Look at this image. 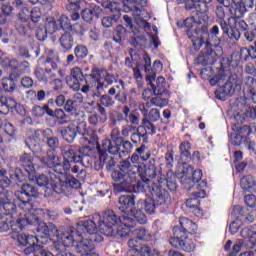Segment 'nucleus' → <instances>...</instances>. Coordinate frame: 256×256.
Instances as JSON below:
<instances>
[{
  "label": "nucleus",
  "mask_w": 256,
  "mask_h": 256,
  "mask_svg": "<svg viewBox=\"0 0 256 256\" xmlns=\"http://www.w3.org/2000/svg\"><path fill=\"white\" fill-rule=\"evenodd\" d=\"M36 183L39 187H45L46 191H49V187H51V178L45 174H41L36 177Z\"/></svg>",
  "instance_id": "obj_50"
},
{
  "label": "nucleus",
  "mask_w": 256,
  "mask_h": 256,
  "mask_svg": "<svg viewBox=\"0 0 256 256\" xmlns=\"http://www.w3.org/2000/svg\"><path fill=\"white\" fill-rule=\"evenodd\" d=\"M45 109H47V105L45 106H34L31 110L32 117H36V119H39L45 115Z\"/></svg>",
  "instance_id": "obj_55"
},
{
  "label": "nucleus",
  "mask_w": 256,
  "mask_h": 256,
  "mask_svg": "<svg viewBox=\"0 0 256 256\" xmlns=\"http://www.w3.org/2000/svg\"><path fill=\"white\" fill-rule=\"evenodd\" d=\"M155 97L151 98V103L155 107H167L169 105V99L165 97V94H154Z\"/></svg>",
  "instance_id": "obj_44"
},
{
  "label": "nucleus",
  "mask_w": 256,
  "mask_h": 256,
  "mask_svg": "<svg viewBox=\"0 0 256 256\" xmlns=\"http://www.w3.org/2000/svg\"><path fill=\"white\" fill-rule=\"evenodd\" d=\"M174 237L170 238V245L172 247H180L183 251L191 253L195 251V242L189 235H183V232L179 228L173 229Z\"/></svg>",
  "instance_id": "obj_12"
},
{
  "label": "nucleus",
  "mask_w": 256,
  "mask_h": 256,
  "mask_svg": "<svg viewBox=\"0 0 256 256\" xmlns=\"http://www.w3.org/2000/svg\"><path fill=\"white\" fill-rule=\"evenodd\" d=\"M64 181H67V189L68 191L70 189H79L81 187V183L79 182L78 179L72 177V178H66L65 176H63Z\"/></svg>",
  "instance_id": "obj_56"
},
{
  "label": "nucleus",
  "mask_w": 256,
  "mask_h": 256,
  "mask_svg": "<svg viewBox=\"0 0 256 256\" xmlns=\"http://www.w3.org/2000/svg\"><path fill=\"white\" fill-rule=\"evenodd\" d=\"M59 43L64 51H71L73 49V45H75V39L71 33L65 32L59 38Z\"/></svg>",
  "instance_id": "obj_36"
},
{
  "label": "nucleus",
  "mask_w": 256,
  "mask_h": 256,
  "mask_svg": "<svg viewBox=\"0 0 256 256\" xmlns=\"http://www.w3.org/2000/svg\"><path fill=\"white\" fill-rule=\"evenodd\" d=\"M25 143L30 151H37V149H39V142H37L35 138L30 137L26 139Z\"/></svg>",
  "instance_id": "obj_64"
},
{
  "label": "nucleus",
  "mask_w": 256,
  "mask_h": 256,
  "mask_svg": "<svg viewBox=\"0 0 256 256\" xmlns=\"http://www.w3.org/2000/svg\"><path fill=\"white\" fill-rule=\"evenodd\" d=\"M78 155H80L81 157V161L80 163H83L85 161V159L88 161H91V155H93V149H91V147L89 146H83L82 148H79L78 150Z\"/></svg>",
  "instance_id": "obj_48"
},
{
  "label": "nucleus",
  "mask_w": 256,
  "mask_h": 256,
  "mask_svg": "<svg viewBox=\"0 0 256 256\" xmlns=\"http://www.w3.org/2000/svg\"><path fill=\"white\" fill-rule=\"evenodd\" d=\"M81 127L79 124L70 123L67 127H64L61 131V135L64 141L67 143H73L75 141V137H77V133H80Z\"/></svg>",
  "instance_id": "obj_20"
},
{
  "label": "nucleus",
  "mask_w": 256,
  "mask_h": 256,
  "mask_svg": "<svg viewBox=\"0 0 256 256\" xmlns=\"http://www.w3.org/2000/svg\"><path fill=\"white\" fill-rule=\"evenodd\" d=\"M154 202H156V205H171V195H169V192L165 189L157 188L156 191H154V194H152Z\"/></svg>",
  "instance_id": "obj_25"
},
{
  "label": "nucleus",
  "mask_w": 256,
  "mask_h": 256,
  "mask_svg": "<svg viewBox=\"0 0 256 256\" xmlns=\"http://www.w3.org/2000/svg\"><path fill=\"white\" fill-rule=\"evenodd\" d=\"M140 255L141 256H160L159 252L151 249L149 246H142L140 248Z\"/></svg>",
  "instance_id": "obj_62"
},
{
  "label": "nucleus",
  "mask_w": 256,
  "mask_h": 256,
  "mask_svg": "<svg viewBox=\"0 0 256 256\" xmlns=\"http://www.w3.org/2000/svg\"><path fill=\"white\" fill-rule=\"evenodd\" d=\"M12 239L17 241L18 247H26L24 249L25 255H31L33 253L34 256H53V253L45 250L43 246L37 245L39 240L33 235L29 236L19 232L12 234Z\"/></svg>",
  "instance_id": "obj_6"
},
{
  "label": "nucleus",
  "mask_w": 256,
  "mask_h": 256,
  "mask_svg": "<svg viewBox=\"0 0 256 256\" xmlns=\"http://www.w3.org/2000/svg\"><path fill=\"white\" fill-rule=\"evenodd\" d=\"M75 102L71 99H68L66 103L64 104V109L66 113H70L72 117H74V121H78L79 123L83 122V119L85 117L84 112L77 111V108H75Z\"/></svg>",
  "instance_id": "obj_28"
},
{
  "label": "nucleus",
  "mask_w": 256,
  "mask_h": 256,
  "mask_svg": "<svg viewBox=\"0 0 256 256\" xmlns=\"http://www.w3.org/2000/svg\"><path fill=\"white\" fill-rule=\"evenodd\" d=\"M254 83L255 79L252 76H247L244 79V91H246V93H249L250 99L253 101V103H256V91L255 88L253 87Z\"/></svg>",
  "instance_id": "obj_39"
},
{
  "label": "nucleus",
  "mask_w": 256,
  "mask_h": 256,
  "mask_svg": "<svg viewBox=\"0 0 256 256\" xmlns=\"http://www.w3.org/2000/svg\"><path fill=\"white\" fill-rule=\"evenodd\" d=\"M179 223L180 225L175 226L174 229H179L182 235H194V233H197V224L189 220V218L182 217Z\"/></svg>",
  "instance_id": "obj_21"
},
{
  "label": "nucleus",
  "mask_w": 256,
  "mask_h": 256,
  "mask_svg": "<svg viewBox=\"0 0 256 256\" xmlns=\"http://www.w3.org/2000/svg\"><path fill=\"white\" fill-rule=\"evenodd\" d=\"M161 119L159 109L153 108L149 112H144V119L142 121H149L150 123H157Z\"/></svg>",
  "instance_id": "obj_42"
},
{
  "label": "nucleus",
  "mask_w": 256,
  "mask_h": 256,
  "mask_svg": "<svg viewBox=\"0 0 256 256\" xmlns=\"http://www.w3.org/2000/svg\"><path fill=\"white\" fill-rule=\"evenodd\" d=\"M44 167L52 169L57 175H65L69 171V163H63L61 157L55 155L53 151H48L47 155L41 158Z\"/></svg>",
  "instance_id": "obj_10"
},
{
  "label": "nucleus",
  "mask_w": 256,
  "mask_h": 256,
  "mask_svg": "<svg viewBox=\"0 0 256 256\" xmlns=\"http://www.w3.org/2000/svg\"><path fill=\"white\" fill-rule=\"evenodd\" d=\"M4 214L7 217H10V229L12 230L13 235H17V233H21L27 225H33V223H37V216L31 213V210H17V205L14 203L5 204L4 206Z\"/></svg>",
  "instance_id": "obj_5"
},
{
  "label": "nucleus",
  "mask_w": 256,
  "mask_h": 256,
  "mask_svg": "<svg viewBox=\"0 0 256 256\" xmlns=\"http://www.w3.org/2000/svg\"><path fill=\"white\" fill-rule=\"evenodd\" d=\"M66 118L67 114H65V111H63V109H56L54 111V119H57L60 125H65V123H67V121L65 120Z\"/></svg>",
  "instance_id": "obj_59"
},
{
  "label": "nucleus",
  "mask_w": 256,
  "mask_h": 256,
  "mask_svg": "<svg viewBox=\"0 0 256 256\" xmlns=\"http://www.w3.org/2000/svg\"><path fill=\"white\" fill-rule=\"evenodd\" d=\"M142 137H147V133L142 134L139 131V128H136L134 132H132L130 140L132 141V143H134V145H139V143H141Z\"/></svg>",
  "instance_id": "obj_54"
},
{
  "label": "nucleus",
  "mask_w": 256,
  "mask_h": 256,
  "mask_svg": "<svg viewBox=\"0 0 256 256\" xmlns=\"http://www.w3.org/2000/svg\"><path fill=\"white\" fill-rule=\"evenodd\" d=\"M137 129V127L133 125H124L121 129V135L124 139H127V137H131L133 135V132Z\"/></svg>",
  "instance_id": "obj_58"
},
{
  "label": "nucleus",
  "mask_w": 256,
  "mask_h": 256,
  "mask_svg": "<svg viewBox=\"0 0 256 256\" xmlns=\"http://www.w3.org/2000/svg\"><path fill=\"white\" fill-rule=\"evenodd\" d=\"M139 156L142 159V161H147L149 157H151V152L149 151V148L145 145H141L139 148L136 149V153H134L131 156V161L133 165H139L137 162L139 161Z\"/></svg>",
  "instance_id": "obj_32"
},
{
  "label": "nucleus",
  "mask_w": 256,
  "mask_h": 256,
  "mask_svg": "<svg viewBox=\"0 0 256 256\" xmlns=\"http://www.w3.org/2000/svg\"><path fill=\"white\" fill-rule=\"evenodd\" d=\"M42 59H45V67H51L53 71H57L58 65L61 63L59 53L50 48H45L44 55L40 58V61H42Z\"/></svg>",
  "instance_id": "obj_16"
},
{
  "label": "nucleus",
  "mask_w": 256,
  "mask_h": 256,
  "mask_svg": "<svg viewBox=\"0 0 256 256\" xmlns=\"http://www.w3.org/2000/svg\"><path fill=\"white\" fill-rule=\"evenodd\" d=\"M103 167H106L107 171H111V169L115 167V160H113V157L111 156L105 157L101 155L99 159V167H97V164H96V169H103Z\"/></svg>",
  "instance_id": "obj_41"
},
{
  "label": "nucleus",
  "mask_w": 256,
  "mask_h": 256,
  "mask_svg": "<svg viewBox=\"0 0 256 256\" xmlns=\"http://www.w3.org/2000/svg\"><path fill=\"white\" fill-rule=\"evenodd\" d=\"M194 13H196V15H193L192 17L187 18L184 21V25L188 29H191L192 27H195V24L201 25L205 21V17H206L205 14L207 12H203L202 15H201V12H199L195 9Z\"/></svg>",
  "instance_id": "obj_33"
},
{
  "label": "nucleus",
  "mask_w": 256,
  "mask_h": 256,
  "mask_svg": "<svg viewBox=\"0 0 256 256\" xmlns=\"http://www.w3.org/2000/svg\"><path fill=\"white\" fill-rule=\"evenodd\" d=\"M205 190L200 189L196 192H193L189 199L186 200V207L193 211L199 208L200 201L199 199H205Z\"/></svg>",
  "instance_id": "obj_24"
},
{
  "label": "nucleus",
  "mask_w": 256,
  "mask_h": 256,
  "mask_svg": "<svg viewBox=\"0 0 256 256\" xmlns=\"http://www.w3.org/2000/svg\"><path fill=\"white\" fill-rule=\"evenodd\" d=\"M91 251H95L93 238H83V235L80 234V238L76 241V252L85 255V253H91Z\"/></svg>",
  "instance_id": "obj_18"
},
{
  "label": "nucleus",
  "mask_w": 256,
  "mask_h": 256,
  "mask_svg": "<svg viewBox=\"0 0 256 256\" xmlns=\"http://www.w3.org/2000/svg\"><path fill=\"white\" fill-rule=\"evenodd\" d=\"M137 175H148L150 177H155V168H152V173L149 174L145 170V164L140 163L138 165L131 164L129 160H123L120 162V170H115L112 172V179L117 184L120 191H127L131 183L137 181Z\"/></svg>",
  "instance_id": "obj_4"
},
{
  "label": "nucleus",
  "mask_w": 256,
  "mask_h": 256,
  "mask_svg": "<svg viewBox=\"0 0 256 256\" xmlns=\"http://www.w3.org/2000/svg\"><path fill=\"white\" fill-rule=\"evenodd\" d=\"M186 171L192 173V181L194 183H199L203 179V172L201 170H194L192 166H187Z\"/></svg>",
  "instance_id": "obj_53"
},
{
  "label": "nucleus",
  "mask_w": 256,
  "mask_h": 256,
  "mask_svg": "<svg viewBox=\"0 0 256 256\" xmlns=\"http://www.w3.org/2000/svg\"><path fill=\"white\" fill-rule=\"evenodd\" d=\"M0 183L3 188L11 185V179L7 177V171L5 169H0Z\"/></svg>",
  "instance_id": "obj_61"
},
{
  "label": "nucleus",
  "mask_w": 256,
  "mask_h": 256,
  "mask_svg": "<svg viewBox=\"0 0 256 256\" xmlns=\"http://www.w3.org/2000/svg\"><path fill=\"white\" fill-rule=\"evenodd\" d=\"M45 17V11L39 7H35L30 11V18L32 23H41Z\"/></svg>",
  "instance_id": "obj_43"
},
{
  "label": "nucleus",
  "mask_w": 256,
  "mask_h": 256,
  "mask_svg": "<svg viewBox=\"0 0 256 256\" xmlns=\"http://www.w3.org/2000/svg\"><path fill=\"white\" fill-rule=\"evenodd\" d=\"M180 155L183 158H186V161L187 159H191V143L189 142H182L180 144Z\"/></svg>",
  "instance_id": "obj_51"
},
{
  "label": "nucleus",
  "mask_w": 256,
  "mask_h": 256,
  "mask_svg": "<svg viewBox=\"0 0 256 256\" xmlns=\"http://www.w3.org/2000/svg\"><path fill=\"white\" fill-rule=\"evenodd\" d=\"M241 79L237 78V75H231L227 82L215 91L216 99L225 101L227 95H235V93H241Z\"/></svg>",
  "instance_id": "obj_11"
},
{
  "label": "nucleus",
  "mask_w": 256,
  "mask_h": 256,
  "mask_svg": "<svg viewBox=\"0 0 256 256\" xmlns=\"http://www.w3.org/2000/svg\"><path fill=\"white\" fill-rule=\"evenodd\" d=\"M219 25L224 33V35H228L230 39H234L235 41H239L241 39V32L237 28H233V24L237 23L235 18L230 17L228 21L225 19L220 20Z\"/></svg>",
  "instance_id": "obj_14"
},
{
  "label": "nucleus",
  "mask_w": 256,
  "mask_h": 256,
  "mask_svg": "<svg viewBox=\"0 0 256 256\" xmlns=\"http://www.w3.org/2000/svg\"><path fill=\"white\" fill-rule=\"evenodd\" d=\"M34 75L38 81H43V83H49L51 79H55L57 77V74L51 70V67H46L45 71L42 69H36Z\"/></svg>",
  "instance_id": "obj_29"
},
{
  "label": "nucleus",
  "mask_w": 256,
  "mask_h": 256,
  "mask_svg": "<svg viewBox=\"0 0 256 256\" xmlns=\"http://www.w3.org/2000/svg\"><path fill=\"white\" fill-rule=\"evenodd\" d=\"M108 95H115L116 101H119V103H122L123 105L127 103V94H125V86L123 85V81L112 86L108 90Z\"/></svg>",
  "instance_id": "obj_22"
},
{
  "label": "nucleus",
  "mask_w": 256,
  "mask_h": 256,
  "mask_svg": "<svg viewBox=\"0 0 256 256\" xmlns=\"http://www.w3.org/2000/svg\"><path fill=\"white\" fill-rule=\"evenodd\" d=\"M223 55V49L219 46H211L210 43L205 44V48L202 55L195 59V65H202L207 67V65H215L217 59Z\"/></svg>",
  "instance_id": "obj_8"
},
{
  "label": "nucleus",
  "mask_w": 256,
  "mask_h": 256,
  "mask_svg": "<svg viewBox=\"0 0 256 256\" xmlns=\"http://www.w3.org/2000/svg\"><path fill=\"white\" fill-rule=\"evenodd\" d=\"M63 157L62 163H68L69 169H71V163H81V155L77 154V148L74 146L69 147L63 153Z\"/></svg>",
  "instance_id": "obj_26"
},
{
  "label": "nucleus",
  "mask_w": 256,
  "mask_h": 256,
  "mask_svg": "<svg viewBox=\"0 0 256 256\" xmlns=\"http://www.w3.org/2000/svg\"><path fill=\"white\" fill-rule=\"evenodd\" d=\"M84 235H95L97 233V224L93 220L80 221L77 225V230L73 228L68 229H57L56 237L57 241L61 244L56 245V251H58V255H65L66 247H73L75 243H77L78 239H81V234Z\"/></svg>",
  "instance_id": "obj_3"
},
{
  "label": "nucleus",
  "mask_w": 256,
  "mask_h": 256,
  "mask_svg": "<svg viewBox=\"0 0 256 256\" xmlns=\"http://www.w3.org/2000/svg\"><path fill=\"white\" fill-rule=\"evenodd\" d=\"M57 21L63 31H69L71 29V20H69V17L61 15L58 17Z\"/></svg>",
  "instance_id": "obj_52"
},
{
  "label": "nucleus",
  "mask_w": 256,
  "mask_h": 256,
  "mask_svg": "<svg viewBox=\"0 0 256 256\" xmlns=\"http://www.w3.org/2000/svg\"><path fill=\"white\" fill-rule=\"evenodd\" d=\"M112 79V75L99 70V68H94L90 74L84 75L83 70L76 66L70 70V75L66 77V84L72 91L88 93L92 90L93 97H100L109 85H113Z\"/></svg>",
  "instance_id": "obj_1"
},
{
  "label": "nucleus",
  "mask_w": 256,
  "mask_h": 256,
  "mask_svg": "<svg viewBox=\"0 0 256 256\" xmlns=\"http://www.w3.org/2000/svg\"><path fill=\"white\" fill-rule=\"evenodd\" d=\"M110 137L112 140L105 139L102 141V151H108L110 155H117V153H119V149H121L119 144H117V141H123V138L121 137V130L117 127L113 128L110 133Z\"/></svg>",
  "instance_id": "obj_13"
},
{
  "label": "nucleus",
  "mask_w": 256,
  "mask_h": 256,
  "mask_svg": "<svg viewBox=\"0 0 256 256\" xmlns=\"http://www.w3.org/2000/svg\"><path fill=\"white\" fill-rule=\"evenodd\" d=\"M101 15V7L94 6L93 8H85L82 11V19L87 23L93 21V17H99Z\"/></svg>",
  "instance_id": "obj_37"
},
{
  "label": "nucleus",
  "mask_w": 256,
  "mask_h": 256,
  "mask_svg": "<svg viewBox=\"0 0 256 256\" xmlns=\"http://www.w3.org/2000/svg\"><path fill=\"white\" fill-rule=\"evenodd\" d=\"M38 233H42L45 237H55V234L57 233V226L53 223H47L45 222H40L38 224L37 228Z\"/></svg>",
  "instance_id": "obj_34"
},
{
  "label": "nucleus",
  "mask_w": 256,
  "mask_h": 256,
  "mask_svg": "<svg viewBox=\"0 0 256 256\" xmlns=\"http://www.w3.org/2000/svg\"><path fill=\"white\" fill-rule=\"evenodd\" d=\"M127 216L117 217L113 210H107L102 215L95 214L94 221L98 223V231L106 237H127L133 225Z\"/></svg>",
  "instance_id": "obj_2"
},
{
  "label": "nucleus",
  "mask_w": 256,
  "mask_h": 256,
  "mask_svg": "<svg viewBox=\"0 0 256 256\" xmlns=\"http://www.w3.org/2000/svg\"><path fill=\"white\" fill-rule=\"evenodd\" d=\"M20 163L25 171L28 173L29 177L35 176V166L33 165V157L29 154H23L20 157Z\"/></svg>",
  "instance_id": "obj_30"
},
{
  "label": "nucleus",
  "mask_w": 256,
  "mask_h": 256,
  "mask_svg": "<svg viewBox=\"0 0 256 256\" xmlns=\"http://www.w3.org/2000/svg\"><path fill=\"white\" fill-rule=\"evenodd\" d=\"M125 35H127V30L125 27L121 25L117 26L113 37L115 43H121V41L125 40Z\"/></svg>",
  "instance_id": "obj_49"
},
{
  "label": "nucleus",
  "mask_w": 256,
  "mask_h": 256,
  "mask_svg": "<svg viewBox=\"0 0 256 256\" xmlns=\"http://www.w3.org/2000/svg\"><path fill=\"white\" fill-rule=\"evenodd\" d=\"M240 235L241 237H243V239H247V240L234 244L228 256L239 255L241 251V247H245V249H256V231L255 230L251 229L250 227H246L241 230Z\"/></svg>",
  "instance_id": "obj_9"
},
{
  "label": "nucleus",
  "mask_w": 256,
  "mask_h": 256,
  "mask_svg": "<svg viewBox=\"0 0 256 256\" xmlns=\"http://www.w3.org/2000/svg\"><path fill=\"white\" fill-rule=\"evenodd\" d=\"M142 123L146 133H149V135H155V133H157V129L155 128V125H153V122L142 120Z\"/></svg>",
  "instance_id": "obj_63"
},
{
  "label": "nucleus",
  "mask_w": 256,
  "mask_h": 256,
  "mask_svg": "<svg viewBox=\"0 0 256 256\" xmlns=\"http://www.w3.org/2000/svg\"><path fill=\"white\" fill-rule=\"evenodd\" d=\"M240 185L244 191H250V189H255L256 179L251 175L244 176L240 180Z\"/></svg>",
  "instance_id": "obj_40"
},
{
  "label": "nucleus",
  "mask_w": 256,
  "mask_h": 256,
  "mask_svg": "<svg viewBox=\"0 0 256 256\" xmlns=\"http://www.w3.org/2000/svg\"><path fill=\"white\" fill-rule=\"evenodd\" d=\"M100 105H103V107H113L115 100L111 96L104 94L100 97Z\"/></svg>",
  "instance_id": "obj_60"
},
{
  "label": "nucleus",
  "mask_w": 256,
  "mask_h": 256,
  "mask_svg": "<svg viewBox=\"0 0 256 256\" xmlns=\"http://www.w3.org/2000/svg\"><path fill=\"white\" fill-rule=\"evenodd\" d=\"M141 207L133 208L131 212L129 213V223L132 225H135V223H140V225H144V223H147V216H145V213L141 210Z\"/></svg>",
  "instance_id": "obj_27"
},
{
  "label": "nucleus",
  "mask_w": 256,
  "mask_h": 256,
  "mask_svg": "<svg viewBox=\"0 0 256 256\" xmlns=\"http://www.w3.org/2000/svg\"><path fill=\"white\" fill-rule=\"evenodd\" d=\"M137 207L144 209L148 215H153V213H155V209H157V203L153 198H147L146 200H139L137 202Z\"/></svg>",
  "instance_id": "obj_35"
},
{
  "label": "nucleus",
  "mask_w": 256,
  "mask_h": 256,
  "mask_svg": "<svg viewBox=\"0 0 256 256\" xmlns=\"http://www.w3.org/2000/svg\"><path fill=\"white\" fill-rule=\"evenodd\" d=\"M133 207H135V196L124 195L119 197L117 208L124 214L123 217L128 216Z\"/></svg>",
  "instance_id": "obj_17"
},
{
  "label": "nucleus",
  "mask_w": 256,
  "mask_h": 256,
  "mask_svg": "<svg viewBox=\"0 0 256 256\" xmlns=\"http://www.w3.org/2000/svg\"><path fill=\"white\" fill-rule=\"evenodd\" d=\"M241 55H245V57H250L251 59H256V42H254V46L241 49Z\"/></svg>",
  "instance_id": "obj_57"
},
{
  "label": "nucleus",
  "mask_w": 256,
  "mask_h": 256,
  "mask_svg": "<svg viewBox=\"0 0 256 256\" xmlns=\"http://www.w3.org/2000/svg\"><path fill=\"white\" fill-rule=\"evenodd\" d=\"M178 5L185 4L186 9L188 11H191V9H195L200 13V15H203V13H207L209 11V3H211L212 0H176Z\"/></svg>",
  "instance_id": "obj_15"
},
{
  "label": "nucleus",
  "mask_w": 256,
  "mask_h": 256,
  "mask_svg": "<svg viewBox=\"0 0 256 256\" xmlns=\"http://www.w3.org/2000/svg\"><path fill=\"white\" fill-rule=\"evenodd\" d=\"M74 55L77 60H83L89 55V50L85 45L80 44L74 48Z\"/></svg>",
  "instance_id": "obj_47"
},
{
  "label": "nucleus",
  "mask_w": 256,
  "mask_h": 256,
  "mask_svg": "<svg viewBox=\"0 0 256 256\" xmlns=\"http://www.w3.org/2000/svg\"><path fill=\"white\" fill-rule=\"evenodd\" d=\"M14 196V205L19 201V209H23L24 211H31L32 206L31 202H29V198L33 197L37 199L39 197V191L37 188L31 184H23L21 186V190L13 193Z\"/></svg>",
  "instance_id": "obj_7"
},
{
  "label": "nucleus",
  "mask_w": 256,
  "mask_h": 256,
  "mask_svg": "<svg viewBox=\"0 0 256 256\" xmlns=\"http://www.w3.org/2000/svg\"><path fill=\"white\" fill-rule=\"evenodd\" d=\"M59 29V25L57 24V21L55 18H47L46 24H45V30L48 35H53V33H56Z\"/></svg>",
  "instance_id": "obj_45"
},
{
  "label": "nucleus",
  "mask_w": 256,
  "mask_h": 256,
  "mask_svg": "<svg viewBox=\"0 0 256 256\" xmlns=\"http://www.w3.org/2000/svg\"><path fill=\"white\" fill-rule=\"evenodd\" d=\"M163 71V63L160 60H156L153 63V67L150 69V73L146 74L147 83H153L155 78L157 77V73H161Z\"/></svg>",
  "instance_id": "obj_38"
},
{
  "label": "nucleus",
  "mask_w": 256,
  "mask_h": 256,
  "mask_svg": "<svg viewBox=\"0 0 256 256\" xmlns=\"http://www.w3.org/2000/svg\"><path fill=\"white\" fill-rule=\"evenodd\" d=\"M148 85L154 89V95H165L167 93V81L163 76H159L156 79V84L148 82Z\"/></svg>",
  "instance_id": "obj_31"
},
{
  "label": "nucleus",
  "mask_w": 256,
  "mask_h": 256,
  "mask_svg": "<svg viewBox=\"0 0 256 256\" xmlns=\"http://www.w3.org/2000/svg\"><path fill=\"white\" fill-rule=\"evenodd\" d=\"M229 77V72L220 71L214 77L210 79V85L214 87V85H221L224 81Z\"/></svg>",
  "instance_id": "obj_46"
},
{
  "label": "nucleus",
  "mask_w": 256,
  "mask_h": 256,
  "mask_svg": "<svg viewBox=\"0 0 256 256\" xmlns=\"http://www.w3.org/2000/svg\"><path fill=\"white\" fill-rule=\"evenodd\" d=\"M15 203V196L13 191L4 190L0 192V219L4 218L5 215V205Z\"/></svg>",
  "instance_id": "obj_23"
},
{
  "label": "nucleus",
  "mask_w": 256,
  "mask_h": 256,
  "mask_svg": "<svg viewBox=\"0 0 256 256\" xmlns=\"http://www.w3.org/2000/svg\"><path fill=\"white\" fill-rule=\"evenodd\" d=\"M61 177L55 176L54 178H51V184L48 189V191H54V193H57L58 195H67V181L63 180V174Z\"/></svg>",
  "instance_id": "obj_19"
}]
</instances>
